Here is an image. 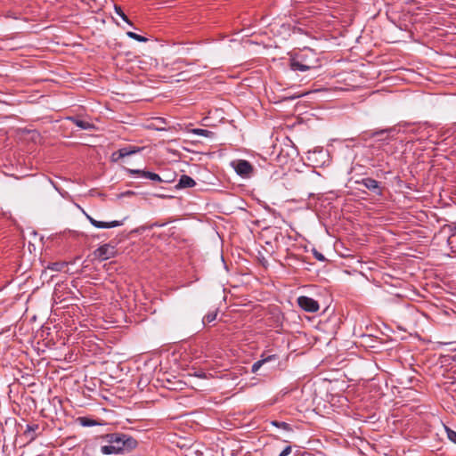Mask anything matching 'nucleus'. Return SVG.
<instances>
[{
    "label": "nucleus",
    "instance_id": "nucleus-16",
    "mask_svg": "<svg viewBox=\"0 0 456 456\" xmlns=\"http://www.w3.org/2000/svg\"><path fill=\"white\" fill-rule=\"evenodd\" d=\"M38 425L37 424H31V425H27V428L25 430V435H28V436H30V440H35L36 437H37V435L34 434V432L36 430L38 429Z\"/></svg>",
    "mask_w": 456,
    "mask_h": 456
},
{
    "label": "nucleus",
    "instance_id": "nucleus-27",
    "mask_svg": "<svg viewBox=\"0 0 456 456\" xmlns=\"http://www.w3.org/2000/svg\"><path fill=\"white\" fill-rule=\"evenodd\" d=\"M386 132H387V130H379V131H375L371 134V137H376V136H379V135H381L383 134H385Z\"/></svg>",
    "mask_w": 456,
    "mask_h": 456
},
{
    "label": "nucleus",
    "instance_id": "nucleus-6",
    "mask_svg": "<svg viewBox=\"0 0 456 456\" xmlns=\"http://www.w3.org/2000/svg\"><path fill=\"white\" fill-rule=\"evenodd\" d=\"M356 183L363 185L365 188H367L376 195H382V189L379 185V183L373 178H362L361 181H356Z\"/></svg>",
    "mask_w": 456,
    "mask_h": 456
},
{
    "label": "nucleus",
    "instance_id": "nucleus-24",
    "mask_svg": "<svg viewBox=\"0 0 456 456\" xmlns=\"http://www.w3.org/2000/svg\"><path fill=\"white\" fill-rule=\"evenodd\" d=\"M445 429H446L448 439L456 444V431H454L449 428H445Z\"/></svg>",
    "mask_w": 456,
    "mask_h": 456
},
{
    "label": "nucleus",
    "instance_id": "nucleus-21",
    "mask_svg": "<svg viewBox=\"0 0 456 456\" xmlns=\"http://www.w3.org/2000/svg\"><path fill=\"white\" fill-rule=\"evenodd\" d=\"M126 36L132 39H134L138 42H147L148 39L141 35H138L134 32H132V31H128L126 32Z\"/></svg>",
    "mask_w": 456,
    "mask_h": 456
},
{
    "label": "nucleus",
    "instance_id": "nucleus-5",
    "mask_svg": "<svg viewBox=\"0 0 456 456\" xmlns=\"http://www.w3.org/2000/svg\"><path fill=\"white\" fill-rule=\"evenodd\" d=\"M141 150H142V148L133 146V145H128V146L123 147V148L119 149L118 151L113 152L111 155V159L113 161H118L120 159L135 154V153L141 151Z\"/></svg>",
    "mask_w": 456,
    "mask_h": 456
},
{
    "label": "nucleus",
    "instance_id": "nucleus-4",
    "mask_svg": "<svg viewBox=\"0 0 456 456\" xmlns=\"http://www.w3.org/2000/svg\"><path fill=\"white\" fill-rule=\"evenodd\" d=\"M297 304L304 311L308 313H316L319 310L318 302L306 296H300L297 298Z\"/></svg>",
    "mask_w": 456,
    "mask_h": 456
},
{
    "label": "nucleus",
    "instance_id": "nucleus-8",
    "mask_svg": "<svg viewBox=\"0 0 456 456\" xmlns=\"http://www.w3.org/2000/svg\"><path fill=\"white\" fill-rule=\"evenodd\" d=\"M86 218L92 225H94L96 228H100V229L113 228V227L121 226L123 224V221H111V222L98 221V220L93 218L89 215H86Z\"/></svg>",
    "mask_w": 456,
    "mask_h": 456
},
{
    "label": "nucleus",
    "instance_id": "nucleus-9",
    "mask_svg": "<svg viewBox=\"0 0 456 456\" xmlns=\"http://www.w3.org/2000/svg\"><path fill=\"white\" fill-rule=\"evenodd\" d=\"M298 54L293 56L289 60V68L293 71L305 72L309 70V66L303 64L302 61H299Z\"/></svg>",
    "mask_w": 456,
    "mask_h": 456
},
{
    "label": "nucleus",
    "instance_id": "nucleus-12",
    "mask_svg": "<svg viewBox=\"0 0 456 456\" xmlns=\"http://www.w3.org/2000/svg\"><path fill=\"white\" fill-rule=\"evenodd\" d=\"M69 119L71 122H73L77 127L84 129V130H88V129H91L94 127V125L91 124L90 122L80 119L76 117H69Z\"/></svg>",
    "mask_w": 456,
    "mask_h": 456
},
{
    "label": "nucleus",
    "instance_id": "nucleus-7",
    "mask_svg": "<svg viewBox=\"0 0 456 456\" xmlns=\"http://www.w3.org/2000/svg\"><path fill=\"white\" fill-rule=\"evenodd\" d=\"M125 171L130 175H140L143 178H147L155 182H162L160 176L150 171H145L142 169H132V168H125Z\"/></svg>",
    "mask_w": 456,
    "mask_h": 456
},
{
    "label": "nucleus",
    "instance_id": "nucleus-20",
    "mask_svg": "<svg viewBox=\"0 0 456 456\" xmlns=\"http://www.w3.org/2000/svg\"><path fill=\"white\" fill-rule=\"evenodd\" d=\"M116 13L127 24L132 26V22L128 19V17L126 15V13L123 12L122 8L118 5H115L114 7Z\"/></svg>",
    "mask_w": 456,
    "mask_h": 456
},
{
    "label": "nucleus",
    "instance_id": "nucleus-22",
    "mask_svg": "<svg viewBox=\"0 0 456 456\" xmlns=\"http://www.w3.org/2000/svg\"><path fill=\"white\" fill-rule=\"evenodd\" d=\"M444 229H448L449 232H450V237L449 239L454 237L456 235V223H452V224H444ZM450 240H448L449 241Z\"/></svg>",
    "mask_w": 456,
    "mask_h": 456
},
{
    "label": "nucleus",
    "instance_id": "nucleus-3",
    "mask_svg": "<svg viewBox=\"0 0 456 456\" xmlns=\"http://www.w3.org/2000/svg\"><path fill=\"white\" fill-rule=\"evenodd\" d=\"M232 166L235 172L241 177L248 178L253 173V166L245 159H238L232 162Z\"/></svg>",
    "mask_w": 456,
    "mask_h": 456
},
{
    "label": "nucleus",
    "instance_id": "nucleus-25",
    "mask_svg": "<svg viewBox=\"0 0 456 456\" xmlns=\"http://www.w3.org/2000/svg\"><path fill=\"white\" fill-rule=\"evenodd\" d=\"M313 255L319 261L323 262L326 260L325 256L321 252L317 251L316 249H313Z\"/></svg>",
    "mask_w": 456,
    "mask_h": 456
},
{
    "label": "nucleus",
    "instance_id": "nucleus-19",
    "mask_svg": "<svg viewBox=\"0 0 456 456\" xmlns=\"http://www.w3.org/2000/svg\"><path fill=\"white\" fill-rule=\"evenodd\" d=\"M272 424L273 426H275L276 428H281L287 432L292 431V428L289 423L274 420V421H272Z\"/></svg>",
    "mask_w": 456,
    "mask_h": 456
},
{
    "label": "nucleus",
    "instance_id": "nucleus-1",
    "mask_svg": "<svg viewBox=\"0 0 456 456\" xmlns=\"http://www.w3.org/2000/svg\"><path fill=\"white\" fill-rule=\"evenodd\" d=\"M103 439L106 443L111 444L115 445L116 448H118L121 454L130 452L137 446V441L134 438L123 433L107 434Z\"/></svg>",
    "mask_w": 456,
    "mask_h": 456
},
{
    "label": "nucleus",
    "instance_id": "nucleus-18",
    "mask_svg": "<svg viewBox=\"0 0 456 456\" xmlns=\"http://www.w3.org/2000/svg\"><path fill=\"white\" fill-rule=\"evenodd\" d=\"M66 265H67V263H65V262H55V263H51L47 266V268L53 272H61L63 269V267Z\"/></svg>",
    "mask_w": 456,
    "mask_h": 456
},
{
    "label": "nucleus",
    "instance_id": "nucleus-28",
    "mask_svg": "<svg viewBox=\"0 0 456 456\" xmlns=\"http://www.w3.org/2000/svg\"><path fill=\"white\" fill-rule=\"evenodd\" d=\"M196 377H199V378H205L206 377V374L202 371H200V372H195L194 374Z\"/></svg>",
    "mask_w": 456,
    "mask_h": 456
},
{
    "label": "nucleus",
    "instance_id": "nucleus-13",
    "mask_svg": "<svg viewBox=\"0 0 456 456\" xmlns=\"http://www.w3.org/2000/svg\"><path fill=\"white\" fill-rule=\"evenodd\" d=\"M276 359V355L275 354H272V355H269L264 359H261V360H258L256 361V362L253 363L252 367H251V371L253 373H256L261 367L264 363L267 362H270V361H273V360H275Z\"/></svg>",
    "mask_w": 456,
    "mask_h": 456
},
{
    "label": "nucleus",
    "instance_id": "nucleus-10",
    "mask_svg": "<svg viewBox=\"0 0 456 456\" xmlns=\"http://www.w3.org/2000/svg\"><path fill=\"white\" fill-rule=\"evenodd\" d=\"M196 182L189 175H183L180 176L176 188L183 189V188H191L195 186Z\"/></svg>",
    "mask_w": 456,
    "mask_h": 456
},
{
    "label": "nucleus",
    "instance_id": "nucleus-26",
    "mask_svg": "<svg viewBox=\"0 0 456 456\" xmlns=\"http://www.w3.org/2000/svg\"><path fill=\"white\" fill-rule=\"evenodd\" d=\"M291 452V446H286L279 456H288Z\"/></svg>",
    "mask_w": 456,
    "mask_h": 456
},
{
    "label": "nucleus",
    "instance_id": "nucleus-23",
    "mask_svg": "<svg viewBox=\"0 0 456 456\" xmlns=\"http://www.w3.org/2000/svg\"><path fill=\"white\" fill-rule=\"evenodd\" d=\"M216 318V313L215 312H211V313H208V314H206L203 318V322L204 323H210L212 322H214Z\"/></svg>",
    "mask_w": 456,
    "mask_h": 456
},
{
    "label": "nucleus",
    "instance_id": "nucleus-15",
    "mask_svg": "<svg viewBox=\"0 0 456 456\" xmlns=\"http://www.w3.org/2000/svg\"><path fill=\"white\" fill-rule=\"evenodd\" d=\"M77 422L81 425L82 427H94L96 425H99V422H97L94 419H90L88 417H78L77 419Z\"/></svg>",
    "mask_w": 456,
    "mask_h": 456
},
{
    "label": "nucleus",
    "instance_id": "nucleus-17",
    "mask_svg": "<svg viewBox=\"0 0 456 456\" xmlns=\"http://www.w3.org/2000/svg\"><path fill=\"white\" fill-rule=\"evenodd\" d=\"M191 133L197 135L205 136V137H213L214 132L207 130V129H201V128H194L191 130Z\"/></svg>",
    "mask_w": 456,
    "mask_h": 456
},
{
    "label": "nucleus",
    "instance_id": "nucleus-11",
    "mask_svg": "<svg viewBox=\"0 0 456 456\" xmlns=\"http://www.w3.org/2000/svg\"><path fill=\"white\" fill-rule=\"evenodd\" d=\"M298 56L300 58L299 61H302L303 64L309 66V70L319 67L318 60H310L308 57V53H299Z\"/></svg>",
    "mask_w": 456,
    "mask_h": 456
},
{
    "label": "nucleus",
    "instance_id": "nucleus-14",
    "mask_svg": "<svg viewBox=\"0 0 456 456\" xmlns=\"http://www.w3.org/2000/svg\"><path fill=\"white\" fill-rule=\"evenodd\" d=\"M101 452L105 455L121 454L118 448H116L115 445L108 443L101 446Z\"/></svg>",
    "mask_w": 456,
    "mask_h": 456
},
{
    "label": "nucleus",
    "instance_id": "nucleus-29",
    "mask_svg": "<svg viewBox=\"0 0 456 456\" xmlns=\"http://www.w3.org/2000/svg\"><path fill=\"white\" fill-rule=\"evenodd\" d=\"M452 361L456 363V354L452 356Z\"/></svg>",
    "mask_w": 456,
    "mask_h": 456
},
{
    "label": "nucleus",
    "instance_id": "nucleus-2",
    "mask_svg": "<svg viewBox=\"0 0 456 456\" xmlns=\"http://www.w3.org/2000/svg\"><path fill=\"white\" fill-rule=\"evenodd\" d=\"M116 254V246L110 242L100 246L94 251V256L100 261H104L114 257Z\"/></svg>",
    "mask_w": 456,
    "mask_h": 456
}]
</instances>
